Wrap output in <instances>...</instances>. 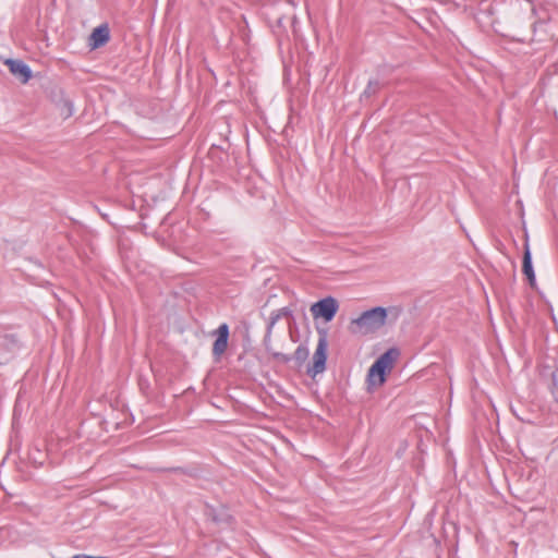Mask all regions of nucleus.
I'll return each instance as SVG.
<instances>
[{
  "instance_id": "nucleus-1",
  "label": "nucleus",
  "mask_w": 558,
  "mask_h": 558,
  "mask_svg": "<svg viewBox=\"0 0 558 558\" xmlns=\"http://www.w3.org/2000/svg\"><path fill=\"white\" fill-rule=\"evenodd\" d=\"M398 354L396 349H390L380 355L371 366L367 374V386L369 390L384 385L386 376L391 372Z\"/></svg>"
},
{
  "instance_id": "nucleus-2",
  "label": "nucleus",
  "mask_w": 558,
  "mask_h": 558,
  "mask_svg": "<svg viewBox=\"0 0 558 558\" xmlns=\"http://www.w3.org/2000/svg\"><path fill=\"white\" fill-rule=\"evenodd\" d=\"M387 319V311L384 307H374L364 312L360 317L351 322L354 332L372 333L380 329Z\"/></svg>"
},
{
  "instance_id": "nucleus-3",
  "label": "nucleus",
  "mask_w": 558,
  "mask_h": 558,
  "mask_svg": "<svg viewBox=\"0 0 558 558\" xmlns=\"http://www.w3.org/2000/svg\"><path fill=\"white\" fill-rule=\"evenodd\" d=\"M339 308L336 299L329 296L325 298L311 306V313L314 318H323L325 322H330Z\"/></svg>"
},
{
  "instance_id": "nucleus-4",
  "label": "nucleus",
  "mask_w": 558,
  "mask_h": 558,
  "mask_svg": "<svg viewBox=\"0 0 558 558\" xmlns=\"http://www.w3.org/2000/svg\"><path fill=\"white\" fill-rule=\"evenodd\" d=\"M328 341L325 335L320 336L313 355V366L310 372L313 375L323 373L326 367Z\"/></svg>"
},
{
  "instance_id": "nucleus-5",
  "label": "nucleus",
  "mask_w": 558,
  "mask_h": 558,
  "mask_svg": "<svg viewBox=\"0 0 558 558\" xmlns=\"http://www.w3.org/2000/svg\"><path fill=\"white\" fill-rule=\"evenodd\" d=\"M217 338L213 345V353L216 356H221L228 348L229 327L227 324H221L215 331Z\"/></svg>"
},
{
  "instance_id": "nucleus-6",
  "label": "nucleus",
  "mask_w": 558,
  "mask_h": 558,
  "mask_svg": "<svg viewBox=\"0 0 558 558\" xmlns=\"http://www.w3.org/2000/svg\"><path fill=\"white\" fill-rule=\"evenodd\" d=\"M5 64L8 65L10 72L23 84L27 83L32 77L31 69L23 61L9 59L5 61Z\"/></svg>"
},
{
  "instance_id": "nucleus-7",
  "label": "nucleus",
  "mask_w": 558,
  "mask_h": 558,
  "mask_svg": "<svg viewBox=\"0 0 558 558\" xmlns=\"http://www.w3.org/2000/svg\"><path fill=\"white\" fill-rule=\"evenodd\" d=\"M108 40H109V28L107 25H100L92 32V34L89 36L88 45L92 49H97V48L104 46L105 44H107Z\"/></svg>"
},
{
  "instance_id": "nucleus-8",
  "label": "nucleus",
  "mask_w": 558,
  "mask_h": 558,
  "mask_svg": "<svg viewBox=\"0 0 558 558\" xmlns=\"http://www.w3.org/2000/svg\"><path fill=\"white\" fill-rule=\"evenodd\" d=\"M522 270H523L524 275L527 277L531 287H534L536 279H535V274H534V270L532 267L531 253H530V250L527 246L525 247V252H524V256H523Z\"/></svg>"
}]
</instances>
